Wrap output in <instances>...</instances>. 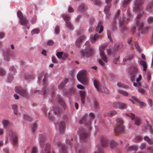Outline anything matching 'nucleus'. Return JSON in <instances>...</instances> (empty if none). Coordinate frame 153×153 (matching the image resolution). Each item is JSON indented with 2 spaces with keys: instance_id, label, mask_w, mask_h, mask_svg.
Wrapping results in <instances>:
<instances>
[{
  "instance_id": "6ab92c4d",
  "label": "nucleus",
  "mask_w": 153,
  "mask_h": 153,
  "mask_svg": "<svg viewBox=\"0 0 153 153\" xmlns=\"http://www.w3.org/2000/svg\"><path fill=\"white\" fill-rule=\"evenodd\" d=\"M58 148L61 150V153H67L65 146L63 145L60 142H58L57 143Z\"/></svg>"
},
{
  "instance_id": "cd10ccee",
  "label": "nucleus",
  "mask_w": 153,
  "mask_h": 153,
  "mask_svg": "<svg viewBox=\"0 0 153 153\" xmlns=\"http://www.w3.org/2000/svg\"><path fill=\"white\" fill-rule=\"evenodd\" d=\"M99 38V35L96 34L94 35H91L90 36V41L91 42L94 43L96 40Z\"/></svg>"
},
{
  "instance_id": "473e14b6",
  "label": "nucleus",
  "mask_w": 153,
  "mask_h": 153,
  "mask_svg": "<svg viewBox=\"0 0 153 153\" xmlns=\"http://www.w3.org/2000/svg\"><path fill=\"white\" fill-rule=\"evenodd\" d=\"M87 9V6L84 4H81L78 8V10L80 11H84Z\"/></svg>"
},
{
  "instance_id": "423d86ee",
  "label": "nucleus",
  "mask_w": 153,
  "mask_h": 153,
  "mask_svg": "<svg viewBox=\"0 0 153 153\" xmlns=\"http://www.w3.org/2000/svg\"><path fill=\"white\" fill-rule=\"evenodd\" d=\"M101 144L98 145L97 147L98 149V152L94 153H103L102 148L105 147L108 144L107 140L106 138L103 137H102L100 140Z\"/></svg>"
},
{
  "instance_id": "a19ab883",
  "label": "nucleus",
  "mask_w": 153,
  "mask_h": 153,
  "mask_svg": "<svg viewBox=\"0 0 153 153\" xmlns=\"http://www.w3.org/2000/svg\"><path fill=\"white\" fill-rule=\"evenodd\" d=\"M12 109L14 110V112L15 114H16L17 113V107L16 104L12 105Z\"/></svg>"
},
{
  "instance_id": "412c9836",
  "label": "nucleus",
  "mask_w": 153,
  "mask_h": 153,
  "mask_svg": "<svg viewBox=\"0 0 153 153\" xmlns=\"http://www.w3.org/2000/svg\"><path fill=\"white\" fill-rule=\"evenodd\" d=\"M79 93L81 102L82 104H84L85 102V100L86 97L85 91H79Z\"/></svg>"
},
{
  "instance_id": "1a4fd4ad",
  "label": "nucleus",
  "mask_w": 153,
  "mask_h": 153,
  "mask_svg": "<svg viewBox=\"0 0 153 153\" xmlns=\"http://www.w3.org/2000/svg\"><path fill=\"white\" fill-rule=\"evenodd\" d=\"M61 16L65 21L67 27L70 30H72L73 28V26L69 22L71 19L70 16L68 15L64 14H61Z\"/></svg>"
},
{
  "instance_id": "864d4df0",
  "label": "nucleus",
  "mask_w": 153,
  "mask_h": 153,
  "mask_svg": "<svg viewBox=\"0 0 153 153\" xmlns=\"http://www.w3.org/2000/svg\"><path fill=\"white\" fill-rule=\"evenodd\" d=\"M144 140L147 142L149 144H151L153 143V141L151 140L150 139L147 137L145 136L144 137Z\"/></svg>"
},
{
  "instance_id": "c756f323",
  "label": "nucleus",
  "mask_w": 153,
  "mask_h": 153,
  "mask_svg": "<svg viewBox=\"0 0 153 153\" xmlns=\"http://www.w3.org/2000/svg\"><path fill=\"white\" fill-rule=\"evenodd\" d=\"M103 22L102 21L99 22L98 24L97 27V29H100L99 31V33H102L103 30V27L102 25Z\"/></svg>"
},
{
  "instance_id": "49530a36",
  "label": "nucleus",
  "mask_w": 153,
  "mask_h": 153,
  "mask_svg": "<svg viewBox=\"0 0 153 153\" xmlns=\"http://www.w3.org/2000/svg\"><path fill=\"white\" fill-rule=\"evenodd\" d=\"M118 91L120 94L125 96H127L128 95V93L127 92L124 91L123 90H118Z\"/></svg>"
},
{
  "instance_id": "2f4dec72",
  "label": "nucleus",
  "mask_w": 153,
  "mask_h": 153,
  "mask_svg": "<svg viewBox=\"0 0 153 153\" xmlns=\"http://www.w3.org/2000/svg\"><path fill=\"white\" fill-rule=\"evenodd\" d=\"M137 147L136 146H130L128 147L127 150L129 152H133L135 153L137 151Z\"/></svg>"
},
{
  "instance_id": "c03bdc74",
  "label": "nucleus",
  "mask_w": 153,
  "mask_h": 153,
  "mask_svg": "<svg viewBox=\"0 0 153 153\" xmlns=\"http://www.w3.org/2000/svg\"><path fill=\"white\" fill-rule=\"evenodd\" d=\"M111 4H108L105 7L104 12H109V10L111 7Z\"/></svg>"
},
{
  "instance_id": "ddd939ff",
  "label": "nucleus",
  "mask_w": 153,
  "mask_h": 153,
  "mask_svg": "<svg viewBox=\"0 0 153 153\" xmlns=\"http://www.w3.org/2000/svg\"><path fill=\"white\" fill-rule=\"evenodd\" d=\"M143 23L140 22L139 20L136 22V25L138 30H141V33L142 34L145 33L147 31V28L146 27H143Z\"/></svg>"
},
{
  "instance_id": "bb28decb",
  "label": "nucleus",
  "mask_w": 153,
  "mask_h": 153,
  "mask_svg": "<svg viewBox=\"0 0 153 153\" xmlns=\"http://www.w3.org/2000/svg\"><path fill=\"white\" fill-rule=\"evenodd\" d=\"M58 101L59 103L60 104H61V105H62L63 107V108L62 109L61 111H62L63 110H65L66 108V105H65V102H64V101L62 99L61 97H58Z\"/></svg>"
},
{
  "instance_id": "8fccbe9b",
  "label": "nucleus",
  "mask_w": 153,
  "mask_h": 153,
  "mask_svg": "<svg viewBox=\"0 0 153 153\" xmlns=\"http://www.w3.org/2000/svg\"><path fill=\"white\" fill-rule=\"evenodd\" d=\"M39 31L37 29H35L32 30L31 32V34L32 35L35 34H38L39 33Z\"/></svg>"
},
{
  "instance_id": "13d9d810",
  "label": "nucleus",
  "mask_w": 153,
  "mask_h": 153,
  "mask_svg": "<svg viewBox=\"0 0 153 153\" xmlns=\"http://www.w3.org/2000/svg\"><path fill=\"white\" fill-rule=\"evenodd\" d=\"M42 110L44 112L45 114V115L46 116H48L49 117V114H50V112L48 113V115H47V114H46V110H47V108L46 107H44L42 109Z\"/></svg>"
},
{
  "instance_id": "72a5a7b5",
  "label": "nucleus",
  "mask_w": 153,
  "mask_h": 153,
  "mask_svg": "<svg viewBox=\"0 0 153 153\" xmlns=\"http://www.w3.org/2000/svg\"><path fill=\"white\" fill-rule=\"evenodd\" d=\"M111 29L112 30L114 31L116 30L117 27L116 26V19H114L111 24Z\"/></svg>"
},
{
  "instance_id": "680f3d73",
  "label": "nucleus",
  "mask_w": 153,
  "mask_h": 153,
  "mask_svg": "<svg viewBox=\"0 0 153 153\" xmlns=\"http://www.w3.org/2000/svg\"><path fill=\"white\" fill-rule=\"evenodd\" d=\"M4 70L2 68H0V75L3 76L5 74Z\"/></svg>"
},
{
  "instance_id": "de8ad7c7",
  "label": "nucleus",
  "mask_w": 153,
  "mask_h": 153,
  "mask_svg": "<svg viewBox=\"0 0 153 153\" xmlns=\"http://www.w3.org/2000/svg\"><path fill=\"white\" fill-rule=\"evenodd\" d=\"M147 129H149L150 131V133L153 134V128H152V126L151 125L148 124L147 122Z\"/></svg>"
},
{
  "instance_id": "b1692460",
  "label": "nucleus",
  "mask_w": 153,
  "mask_h": 153,
  "mask_svg": "<svg viewBox=\"0 0 153 153\" xmlns=\"http://www.w3.org/2000/svg\"><path fill=\"white\" fill-rule=\"evenodd\" d=\"M142 78L141 76L140 75H139V77L136 79V82H134L133 85L135 87H139L141 86V83L139 82L141 80Z\"/></svg>"
},
{
  "instance_id": "79ce46f5",
  "label": "nucleus",
  "mask_w": 153,
  "mask_h": 153,
  "mask_svg": "<svg viewBox=\"0 0 153 153\" xmlns=\"http://www.w3.org/2000/svg\"><path fill=\"white\" fill-rule=\"evenodd\" d=\"M132 18V16L131 15L130 12L128 9L127 10V18L126 21H129Z\"/></svg>"
},
{
  "instance_id": "774afa93",
  "label": "nucleus",
  "mask_w": 153,
  "mask_h": 153,
  "mask_svg": "<svg viewBox=\"0 0 153 153\" xmlns=\"http://www.w3.org/2000/svg\"><path fill=\"white\" fill-rule=\"evenodd\" d=\"M142 139V137L140 136L136 137L135 139V141L136 142H137L140 141Z\"/></svg>"
},
{
  "instance_id": "bf43d9fd",
  "label": "nucleus",
  "mask_w": 153,
  "mask_h": 153,
  "mask_svg": "<svg viewBox=\"0 0 153 153\" xmlns=\"http://www.w3.org/2000/svg\"><path fill=\"white\" fill-rule=\"evenodd\" d=\"M138 91L142 94H144L145 92V91L142 88H140V87H138Z\"/></svg>"
},
{
  "instance_id": "69168bd1",
  "label": "nucleus",
  "mask_w": 153,
  "mask_h": 153,
  "mask_svg": "<svg viewBox=\"0 0 153 153\" xmlns=\"http://www.w3.org/2000/svg\"><path fill=\"white\" fill-rule=\"evenodd\" d=\"M117 85L120 88H125L126 86L121 83L118 82L117 83Z\"/></svg>"
},
{
  "instance_id": "4468645a",
  "label": "nucleus",
  "mask_w": 153,
  "mask_h": 153,
  "mask_svg": "<svg viewBox=\"0 0 153 153\" xmlns=\"http://www.w3.org/2000/svg\"><path fill=\"white\" fill-rule=\"evenodd\" d=\"M126 115L131 117V119L134 121L135 124L137 126L140 125L141 122L140 119L137 117H135V115L132 113H128Z\"/></svg>"
},
{
  "instance_id": "a211bd4d",
  "label": "nucleus",
  "mask_w": 153,
  "mask_h": 153,
  "mask_svg": "<svg viewBox=\"0 0 153 153\" xmlns=\"http://www.w3.org/2000/svg\"><path fill=\"white\" fill-rule=\"evenodd\" d=\"M59 126V131L60 133H63L65 131V123L64 122L62 121L58 124Z\"/></svg>"
},
{
  "instance_id": "5701e85b",
  "label": "nucleus",
  "mask_w": 153,
  "mask_h": 153,
  "mask_svg": "<svg viewBox=\"0 0 153 153\" xmlns=\"http://www.w3.org/2000/svg\"><path fill=\"white\" fill-rule=\"evenodd\" d=\"M146 10L148 12L153 11V1L148 3L146 8Z\"/></svg>"
},
{
  "instance_id": "9b49d317",
  "label": "nucleus",
  "mask_w": 153,
  "mask_h": 153,
  "mask_svg": "<svg viewBox=\"0 0 153 153\" xmlns=\"http://www.w3.org/2000/svg\"><path fill=\"white\" fill-rule=\"evenodd\" d=\"M94 84L95 87L98 91H100L102 92H105L107 89L105 87L101 86L99 82L96 79L94 80Z\"/></svg>"
},
{
  "instance_id": "c85d7f7f",
  "label": "nucleus",
  "mask_w": 153,
  "mask_h": 153,
  "mask_svg": "<svg viewBox=\"0 0 153 153\" xmlns=\"http://www.w3.org/2000/svg\"><path fill=\"white\" fill-rule=\"evenodd\" d=\"M85 37L83 36H80L77 40L76 42V46L78 47H79L80 45L81 42L84 39Z\"/></svg>"
},
{
  "instance_id": "dca6fc26",
  "label": "nucleus",
  "mask_w": 153,
  "mask_h": 153,
  "mask_svg": "<svg viewBox=\"0 0 153 153\" xmlns=\"http://www.w3.org/2000/svg\"><path fill=\"white\" fill-rule=\"evenodd\" d=\"M113 106L116 108L120 109H124L126 108V104L123 103L115 102L113 103Z\"/></svg>"
},
{
  "instance_id": "f3484780",
  "label": "nucleus",
  "mask_w": 153,
  "mask_h": 153,
  "mask_svg": "<svg viewBox=\"0 0 153 153\" xmlns=\"http://www.w3.org/2000/svg\"><path fill=\"white\" fill-rule=\"evenodd\" d=\"M126 18L125 17L124 15L123 16V22H120V27L121 28L122 33H124V32L127 30V28L126 27L125 24H124V22L126 21Z\"/></svg>"
},
{
  "instance_id": "20e7f679",
  "label": "nucleus",
  "mask_w": 153,
  "mask_h": 153,
  "mask_svg": "<svg viewBox=\"0 0 153 153\" xmlns=\"http://www.w3.org/2000/svg\"><path fill=\"white\" fill-rule=\"evenodd\" d=\"M117 126L115 128L114 130L116 133H117L123 132V121L120 118H117L116 119Z\"/></svg>"
},
{
  "instance_id": "393cba45",
  "label": "nucleus",
  "mask_w": 153,
  "mask_h": 153,
  "mask_svg": "<svg viewBox=\"0 0 153 153\" xmlns=\"http://www.w3.org/2000/svg\"><path fill=\"white\" fill-rule=\"evenodd\" d=\"M142 78L141 76L140 75H139V77L136 79V82H134L133 85L135 87H139L141 86V83L139 82L141 80Z\"/></svg>"
},
{
  "instance_id": "f03ea898",
  "label": "nucleus",
  "mask_w": 153,
  "mask_h": 153,
  "mask_svg": "<svg viewBox=\"0 0 153 153\" xmlns=\"http://www.w3.org/2000/svg\"><path fill=\"white\" fill-rule=\"evenodd\" d=\"M39 83L40 84L42 82L44 87L43 89L42 94L44 96H45L47 94L50 93L51 92V95L52 97H53L55 94L54 90V85L53 84H51L46 89V86L47 82V74L44 71L42 72L39 76Z\"/></svg>"
},
{
  "instance_id": "c9c22d12",
  "label": "nucleus",
  "mask_w": 153,
  "mask_h": 153,
  "mask_svg": "<svg viewBox=\"0 0 153 153\" xmlns=\"http://www.w3.org/2000/svg\"><path fill=\"white\" fill-rule=\"evenodd\" d=\"M132 0H123L122 3V7L125 8L130 3Z\"/></svg>"
},
{
  "instance_id": "a878e982",
  "label": "nucleus",
  "mask_w": 153,
  "mask_h": 153,
  "mask_svg": "<svg viewBox=\"0 0 153 153\" xmlns=\"http://www.w3.org/2000/svg\"><path fill=\"white\" fill-rule=\"evenodd\" d=\"M68 79H65L59 85L58 88L59 89H63L65 87V84L68 82Z\"/></svg>"
},
{
  "instance_id": "0e129e2a",
  "label": "nucleus",
  "mask_w": 153,
  "mask_h": 153,
  "mask_svg": "<svg viewBox=\"0 0 153 153\" xmlns=\"http://www.w3.org/2000/svg\"><path fill=\"white\" fill-rule=\"evenodd\" d=\"M37 127V125L36 124H33L32 128V130L33 133H34L36 131Z\"/></svg>"
},
{
  "instance_id": "4d7b16f0",
  "label": "nucleus",
  "mask_w": 153,
  "mask_h": 153,
  "mask_svg": "<svg viewBox=\"0 0 153 153\" xmlns=\"http://www.w3.org/2000/svg\"><path fill=\"white\" fill-rule=\"evenodd\" d=\"M24 118L25 119L29 121H31L32 120V118L27 115H25L24 116Z\"/></svg>"
},
{
  "instance_id": "6e6552de",
  "label": "nucleus",
  "mask_w": 153,
  "mask_h": 153,
  "mask_svg": "<svg viewBox=\"0 0 153 153\" xmlns=\"http://www.w3.org/2000/svg\"><path fill=\"white\" fill-rule=\"evenodd\" d=\"M15 91L16 93L19 94L23 97H27L28 96L27 91L21 87H16L15 88Z\"/></svg>"
},
{
  "instance_id": "f8f14e48",
  "label": "nucleus",
  "mask_w": 153,
  "mask_h": 153,
  "mask_svg": "<svg viewBox=\"0 0 153 153\" xmlns=\"http://www.w3.org/2000/svg\"><path fill=\"white\" fill-rule=\"evenodd\" d=\"M137 69L136 67L132 66L130 67L129 72L131 76V79L132 81L135 79L136 76L137 75Z\"/></svg>"
},
{
  "instance_id": "7c9ffc66",
  "label": "nucleus",
  "mask_w": 153,
  "mask_h": 153,
  "mask_svg": "<svg viewBox=\"0 0 153 153\" xmlns=\"http://www.w3.org/2000/svg\"><path fill=\"white\" fill-rule=\"evenodd\" d=\"M2 123L4 128H7L10 124V121L7 119L3 120H2Z\"/></svg>"
},
{
  "instance_id": "58836bf2",
  "label": "nucleus",
  "mask_w": 153,
  "mask_h": 153,
  "mask_svg": "<svg viewBox=\"0 0 153 153\" xmlns=\"http://www.w3.org/2000/svg\"><path fill=\"white\" fill-rule=\"evenodd\" d=\"M123 46V44L122 43H118L115 44L114 47L115 48L117 49H119L121 48Z\"/></svg>"
},
{
  "instance_id": "3c124183",
  "label": "nucleus",
  "mask_w": 153,
  "mask_h": 153,
  "mask_svg": "<svg viewBox=\"0 0 153 153\" xmlns=\"http://www.w3.org/2000/svg\"><path fill=\"white\" fill-rule=\"evenodd\" d=\"M13 76L12 74H9L7 76L8 81L9 82H11L13 79Z\"/></svg>"
},
{
  "instance_id": "37998d69",
  "label": "nucleus",
  "mask_w": 153,
  "mask_h": 153,
  "mask_svg": "<svg viewBox=\"0 0 153 153\" xmlns=\"http://www.w3.org/2000/svg\"><path fill=\"white\" fill-rule=\"evenodd\" d=\"M110 145L111 148H114L117 146V144L114 141L112 140L110 141Z\"/></svg>"
},
{
  "instance_id": "603ef678",
  "label": "nucleus",
  "mask_w": 153,
  "mask_h": 153,
  "mask_svg": "<svg viewBox=\"0 0 153 153\" xmlns=\"http://www.w3.org/2000/svg\"><path fill=\"white\" fill-rule=\"evenodd\" d=\"M63 52H58L56 53V55L57 57L59 59H61L63 55Z\"/></svg>"
},
{
  "instance_id": "4be33fe9",
  "label": "nucleus",
  "mask_w": 153,
  "mask_h": 153,
  "mask_svg": "<svg viewBox=\"0 0 153 153\" xmlns=\"http://www.w3.org/2000/svg\"><path fill=\"white\" fill-rule=\"evenodd\" d=\"M39 137V140L40 145L41 147H42L44 144L46 137L42 134H40Z\"/></svg>"
},
{
  "instance_id": "e2e57ef3",
  "label": "nucleus",
  "mask_w": 153,
  "mask_h": 153,
  "mask_svg": "<svg viewBox=\"0 0 153 153\" xmlns=\"http://www.w3.org/2000/svg\"><path fill=\"white\" fill-rule=\"evenodd\" d=\"M31 153H37V149L36 147H33Z\"/></svg>"
},
{
  "instance_id": "e433bc0d",
  "label": "nucleus",
  "mask_w": 153,
  "mask_h": 153,
  "mask_svg": "<svg viewBox=\"0 0 153 153\" xmlns=\"http://www.w3.org/2000/svg\"><path fill=\"white\" fill-rule=\"evenodd\" d=\"M140 64L142 65L143 68V70L144 71H146L147 69V65L146 62L143 61L141 60L140 61Z\"/></svg>"
},
{
  "instance_id": "4c0bfd02",
  "label": "nucleus",
  "mask_w": 153,
  "mask_h": 153,
  "mask_svg": "<svg viewBox=\"0 0 153 153\" xmlns=\"http://www.w3.org/2000/svg\"><path fill=\"white\" fill-rule=\"evenodd\" d=\"M117 113L116 111H112L105 114V115L107 116H113Z\"/></svg>"
},
{
  "instance_id": "9d476101",
  "label": "nucleus",
  "mask_w": 153,
  "mask_h": 153,
  "mask_svg": "<svg viewBox=\"0 0 153 153\" xmlns=\"http://www.w3.org/2000/svg\"><path fill=\"white\" fill-rule=\"evenodd\" d=\"M106 47V45L103 44L100 46L99 50L100 52V55L102 60L106 63L107 62V58L105 54L104 50Z\"/></svg>"
},
{
  "instance_id": "09e8293b",
  "label": "nucleus",
  "mask_w": 153,
  "mask_h": 153,
  "mask_svg": "<svg viewBox=\"0 0 153 153\" xmlns=\"http://www.w3.org/2000/svg\"><path fill=\"white\" fill-rule=\"evenodd\" d=\"M10 70L11 72V74H15L16 72L15 68L13 66L10 67Z\"/></svg>"
},
{
  "instance_id": "0eeeda50",
  "label": "nucleus",
  "mask_w": 153,
  "mask_h": 153,
  "mask_svg": "<svg viewBox=\"0 0 153 153\" xmlns=\"http://www.w3.org/2000/svg\"><path fill=\"white\" fill-rule=\"evenodd\" d=\"M94 53V49L92 48H89L87 50L85 49L81 51V55L83 57H89L91 56Z\"/></svg>"
},
{
  "instance_id": "2eb2a0df",
  "label": "nucleus",
  "mask_w": 153,
  "mask_h": 153,
  "mask_svg": "<svg viewBox=\"0 0 153 153\" xmlns=\"http://www.w3.org/2000/svg\"><path fill=\"white\" fill-rule=\"evenodd\" d=\"M9 134L12 140L13 145L14 146H16L17 145L18 138L16 134L11 131H9Z\"/></svg>"
},
{
  "instance_id": "6e6d98bb",
  "label": "nucleus",
  "mask_w": 153,
  "mask_h": 153,
  "mask_svg": "<svg viewBox=\"0 0 153 153\" xmlns=\"http://www.w3.org/2000/svg\"><path fill=\"white\" fill-rule=\"evenodd\" d=\"M147 22L150 23L153 22V17L150 16L147 19Z\"/></svg>"
},
{
  "instance_id": "f704fd0d",
  "label": "nucleus",
  "mask_w": 153,
  "mask_h": 153,
  "mask_svg": "<svg viewBox=\"0 0 153 153\" xmlns=\"http://www.w3.org/2000/svg\"><path fill=\"white\" fill-rule=\"evenodd\" d=\"M20 23L22 25L24 26H26L27 22V20L26 18H23L20 19Z\"/></svg>"
},
{
  "instance_id": "aec40b11",
  "label": "nucleus",
  "mask_w": 153,
  "mask_h": 153,
  "mask_svg": "<svg viewBox=\"0 0 153 153\" xmlns=\"http://www.w3.org/2000/svg\"><path fill=\"white\" fill-rule=\"evenodd\" d=\"M50 144L49 143H47L45 145V147L44 150H43L41 153H50Z\"/></svg>"
},
{
  "instance_id": "39448f33",
  "label": "nucleus",
  "mask_w": 153,
  "mask_h": 153,
  "mask_svg": "<svg viewBox=\"0 0 153 153\" xmlns=\"http://www.w3.org/2000/svg\"><path fill=\"white\" fill-rule=\"evenodd\" d=\"M144 3V0H134L133 7V11H139L142 9V5Z\"/></svg>"
},
{
  "instance_id": "f257e3e1",
  "label": "nucleus",
  "mask_w": 153,
  "mask_h": 153,
  "mask_svg": "<svg viewBox=\"0 0 153 153\" xmlns=\"http://www.w3.org/2000/svg\"><path fill=\"white\" fill-rule=\"evenodd\" d=\"M86 116L87 115H85L81 118L79 121L80 124H85L87 126V127L88 129V130L87 131L82 128H79V134L81 139L83 140L85 139L89 135V131L91 129V121L95 117V115L92 113H90L89 114V116L90 117L89 120L87 119Z\"/></svg>"
},
{
  "instance_id": "052dcab7",
  "label": "nucleus",
  "mask_w": 153,
  "mask_h": 153,
  "mask_svg": "<svg viewBox=\"0 0 153 153\" xmlns=\"http://www.w3.org/2000/svg\"><path fill=\"white\" fill-rule=\"evenodd\" d=\"M94 4L96 5H100L101 2L99 0H94Z\"/></svg>"
},
{
  "instance_id": "338daca9",
  "label": "nucleus",
  "mask_w": 153,
  "mask_h": 153,
  "mask_svg": "<svg viewBox=\"0 0 153 153\" xmlns=\"http://www.w3.org/2000/svg\"><path fill=\"white\" fill-rule=\"evenodd\" d=\"M146 147V144L144 143H142L140 146V148L141 149H143Z\"/></svg>"
},
{
  "instance_id": "ea45409f",
  "label": "nucleus",
  "mask_w": 153,
  "mask_h": 153,
  "mask_svg": "<svg viewBox=\"0 0 153 153\" xmlns=\"http://www.w3.org/2000/svg\"><path fill=\"white\" fill-rule=\"evenodd\" d=\"M138 12H140V13L138 14V15L137 16V18L138 19V20L136 21H137V20H139L140 22H141L139 19L142 16L143 14L144 13V11L143 10V8H142V9L141 10H140V11H138Z\"/></svg>"
},
{
  "instance_id": "5fc2aeb1",
  "label": "nucleus",
  "mask_w": 153,
  "mask_h": 153,
  "mask_svg": "<svg viewBox=\"0 0 153 153\" xmlns=\"http://www.w3.org/2000/svg\"><path fill=\"white\" fill-rule=\"evenodd\" d=\"M55 33L58 34L59 33L60 31V28L57 25L55 28Z\"/></svg>"
},
{
  "instance_id": "7ed1b4c3",
  "label": "nucleus",
  "mask_w": 153,
  "mask_h": 153,
  "mask_svg": "<svg viewBox=\"0 0 153 153\" xmlns=\"http://www.w3.org/2000/svg\"><path fill=\"white\" fill-rule=\"evenodd\" d=\"M86 73L85 70L81 71L77 75V78L78 81L84 85H87L88 83Z\"/></svg>"
},
{
  "instance_id": "a18cd8bd",
  "label": "nucleus",
  "mask_w": 153,
  "mask_h": 153,
  "mask_svg": "<svg viewBox=\"0 0 153 153\" xmlns=\"http://www.w3.org/2000/svg\"><path fill=\"white\" fill-rule=\"evenodd\" d=\"M17 16L20 19L23 18V14L20 10H18L17 12Z\"/></svg>"
}]
</instances>
